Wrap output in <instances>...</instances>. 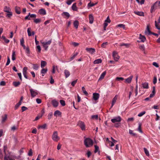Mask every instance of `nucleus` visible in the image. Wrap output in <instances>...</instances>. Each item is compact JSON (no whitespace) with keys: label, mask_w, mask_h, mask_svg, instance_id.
Masks as SVG:
<instances>
[{"label":"nucleus","mask_w":160,"mask_h":160,"mask_svg":"<svg viewBox=\"0 0 160 160\" xmlns=\"http://www.w3.org/2000/svg\"><path fill=\"white\" fill-rule=\"evenodd\" d=\"M2 122L3 123L6 120L7 118V115L5 114L4 116H2Z\"/></svg>","instance_id":"aec40b11"},{"label":"nucleus","mask_w":160,"mask_h":160,"mask_svg":"<svg viewBox=\"0 0 160 160\" xmlns=\"http://www.w3.org/2000/svg\"><path fill=\"white\" fill-rule=\"evenodd\" d=\"M157 82V78L156 76H154L153 78V83L154 84H156Z\"/></svg>","instance_id":"4d7b16f0"},{"label":"nucleus","mask_w":160,"mask_h":160,"mask_svg":"<svg viewBox=\"0 0 160 160\" xmlns=\"http://www.w3.org/2000/svg\"><path fill=\"white\" fill-rule=\"evenodd\" d=\"M139 48L142 51H144L145 50V47L144 45L140 46Z\"/></svg>","instance_id":"864d4df0"},{"label":"nucleus","mask_w":160,"mask_h":160,"mask_svg":"<svg viewBox=\"0 0 160 160\" xmlns=\"http://www.w3.org/2000/svg\"><path fill=\"white\" fill-rule=\"evenodd\" d=\"M158 3V2H156L153 5V6H152L151 7V9L150 10V11L151 13H152L153 11V10L155 8H156L157 7V4Z\"/></svg>","instance_id":"f3484780"},{"label":"nucleus","mask_w":160,"mask_h":160,"mask_svg":"<svg viewBox=\"0 0 160 160\" xmlns=\"http://www.w3.org/2000/svg\"><path fill=\"white\" fill-rule=\"evenodd\" d=\"M139 38L142 42H144L146 39L145 37L144 36L142 35L141 34H140Z\"/></svg>","instance_id":"b1692460"},{"label":"nucleus","mask_w":160,"mask_h":160,"mask_svg":"<svg viewBox=\"0 0 160 160\" xmlns=\"http://www.w3.org/2000/svg\"><path fill=\"white\" fill-rule=\"evenodd\" d=\"M134 13L136 14L141 16H144V13L142 12L134 11Z\"/></svg>","instance_id":"ddd939ff"},{"label":"nucleus","mask_w":160,"mask_h":160,"mask_svg":"<svg viewBox=\"0 0 160 160\" xmlns=\"http://www.w3.org/2000/svg\"><path fill=\"white\" fill-rule=\"evenodd\" d=\"M89 23L91 24L93 22L94 18L93 15L92 14L89 15Z\"/></svg>","instance_id":"6ab92c4d"},{"label":"nucleus","mask_w":160,"mask_h":160,"mask_svg":"<svg viewBox=\"0 0 160 160\" xmlns=\"http://www.w3.org/2000/svg\"><path fill=\"white\" fill-rule=\"evenodd\" d=\"M52 42V39L48 41L47 42H42L43 48H44L45 50H47L48 47V46L50 45Z\"/></svg>","instance_id":"7ed1b4c3"},{"label":"nucleus","mask_w":160,"mask_h":160,"mask_svg":"<svg viewBox=\"0 0 160 160\" xmlns=\"http://www.w3.org/2000/svg\"><path fill=\"white\" fill-rule=\"evenodd\" d=\"M32 150L31 149H30L28 152V155L29 156H32Z\"/></svg>","instance_id":"680f3d73"},{"label":"nucleus","mask_w":160,"mask_h":160,"mask_svg":"<svg viewBox=\"0 0 160 160\" xmlns=\"http://www.w3.org/2000/svg\"><path fill=\"white\" fill-rule=\"evenodd\" d=\"M133 78V76L132 75L130 76L127 78L125 79V81L127 83H131L132 81V79Z\"/></svg>","instance_id":"a211bd4d"},{"label":"nucleus","mask_w":160,"mask_h":160,"mask_svg":"<svg viewBox=\"0 0 160 160\" xmlns=\"http://www.w3.org/2000/svg\"><path fill=\"white\" fill-rule=\"evenodd\" d=\"M78 54V53L77 52H76V53H74V54L73 55V56L71 57V60H72L73 59H74V58H75V57L76 56H77Z\"/></svg>","instance_id":"338daca9"},{"label":"nucleus","mask_w":160,"mask_h":160,"mask_svg":"<svg viewBox=\"0 0 160 160\" xmlns=\"http://www.w3.org/2000/svg\"><path fill=\"white\" fill-rule=\"evenodd\" d=\"M47 126V125L46 124H44L38 127V128H42V129H45L46 128Z\"/></svg>","instance_id":"603ef678"},{"label":"nucleus","mask_w":160,"mask_h":160,"mask_svg":"<svg viewBox=\"0 0 160 160\" xmlns=\"http://www.w3.org/2000/svg\"><path fill=\"white\" fill-rule=\"evenodd\" d=\"M129 132L130 134L132 135L133 136H135L136 135V133L133 132L132 130L130 129L129 130Z\"/></svg>","instance_id":"13d9d810"},{"label":"nucleus","mask_w":160,"mask_h":160,"mask_svg":"<svg viewBox=\"0 0 160 160\" xmlns=\"http://www.w3.org/2000/svg\"><path fill=\"white\" fill-rule=\"evenodd\" d=\"M112 57L116 61H118L120 58V57L118 55V52L115 51H113L112 52Z\"/></svg>","instance_id":"423d86ee"},{"label":"nucleus","mask_w":160,"mask_h":160,"mask_svg":"<svg viewBox=\"0 0 160 160\" xmlns=\"http://www.w3.org/2000/svg\"><path fill=\"white\" fill-rule=\"evenodd\" d=\"M155 26L156 28L158 30H160V25L158 24V23L156 21H155Z\"/></svg>","instance_id":"c9c22d12"},{"label":"nucleus","mask_w":160,"mask_h":160,"mask_svg":"<svg viewBox=\"0 0 160 160\" xmlns=\"http://www.w3.org/2000/svg\"><path fill=\"white\" fill-rule=\"evenodd\" d=\"M47 71L48 69L47 68H43L42 69L41 71V72L42 74V76H44L43 74H45V73H46L47 72Z\"/></svg>","instance_id":"c85d7f7f"},{"label":"nucleus","mask_w":160,"mask_h":160,"mask_svg":"<svg viewBox=\"0 0 160 160\" xmlns=\"http://www.w3.org/2000/svg\"><path fill=\"white\" fill-rule=\"evenodd\" d=\"M52 104L55 107H57L58 104V102L55 100H53L52 101Z\"/></svg>","instance_id":"dca6fc26"},{"label":"nucleus","mask_w":160,"mask_h":160,"mask_svg":"<svg viewBox=\"0 0 160 160\" xmlns=\"http://www.w3.org/2000/svg\"><path fill=\"white\" fill-rule=\"evenodd\" d=\"M47 64L46 62L44 61H41V66L42 68H43Z\"/></svg>","instance_id":"a878e982"},{"label":"nucleus","mask_w":160,"mask_h":160,"mask_svg":"<svg viewBox=\"0 0 160 160\" xmlns=\"http://www.w3.org/2000/svg\"><path fill=\"white\" fill-rule=\"evenodd\" d=\"M60 104L62 106H64L66 104L64 101L63 100H60Z\"/></svg>","instance_id":"3c124183"},{"label":"nucleus","mask_w":160,"mask_h":160,"mask_svg":"<svg viewBox=\"0 0 160 160\" xmlns=\"http://www.w3.org/2000/svg\"><path fill=\"white\" fill-rule=\"evenodd\" d=\"M28 70V68L26 67H24L23 69L22 72L23 75L26 74H27V71Z\"/></svg>","instance_id":"4c0bfd02"},{"label":"nucleus","mask_w":160,"mask_h":160,"mask_svg":"<svg viewBox=\"0 0 160 160\" xmlns=\"http://www.w3.org/2000/svg\"><path fill=\"white\" fill-rule=\"evenodd\" d=\"M78 125L82 130H85V125L83 122L80 121L78 122Z\"/></svg>","instance_id":"1a4fd4ad"},{"label":"nucleus","mask_w":160,"mask_h":160,"mask_svg":"<svg viewBox=\"0 0 160 160\" xmlns=\"http://www.w3.org/2000/svg\"><path fill=\"white\" fill-rule=\"evenodd\" d=\"M15 11L18 14H20L21 13L20 8L19 7H16L15 8Z\"/></svg>","instance_id":"cd10ccee"},{"label":"nucleus","mask_w":160,"mask_h":160,"mask_svg":"<svg viewBox=\"0 0 160 160\" xmlns=\"http://www.w3.org/2000/svg\"><path fill=\"white\" fill-rule=\"evenodd\" d=\"M8 13L7 14L6 16L10 18L12 16V13L10 11L9 12H8Z\"/></svg>","instance_id":"0e129e2a"},{"label":"nucleus","mask_w":160,"mask_h":160,"mask_svg":"<svg viewBox=\"0 0 160 160\" xmlns=\"http://www.w3.org/2000/svg\"><path fill=\"white\" fill-rule=\"evenodd\" d=\"M102 62V60L100 59H98L94 60L93 63L94 64H99L101 63Z\"/></svg>","instance_id":"393cba45"},{"label":"nucleus","mask_w":160,"mask_h":160,"mask_svg":"<svg viewBox=\"0 0 160 160\" xmlns=\"http://www.w3.org/2000/svg\"><path fill=\"white\" fill-rule=\"evenodd\" d=\"M99 97V94L98 93H94L93 94V99L95 100H97Z\"/></svg>","instance_id":"9d476101"},{"label":"nucleus","mask_w":160,"mask_h":160,"mask_svg":"<svg viewBox=\"0 0 160 160\" xmlns=\"http://www.w3.org/2000/svg\"><path fill=\"white\" fill-rule=\"evenodd\" d=\"M108 43L107 42L103 43L101 45V47L102 48H106V46L108 45Z\"/></svg>","instance_id":"de8ad7c7"},{"label":"nucleus","mask_w":160,"mask_h":160,"mask_svg":"<svg viewBox=\"0 0 160 160\" xmlns=\"http://www.w3.org/2000/svg\"><path fill=\"white\" fill-rule=\"evenodd\" d=\"M78 79L74 80L71 83V85L72 86H74L76 83L77 82Z\"/></svg>","instance_id":"052dcab7"},{"label":"nucleus","mask_w":160,"mask_h":160,"mask_svg":"<svg viewBox=\"0 0 160 160\" xmlns=\"http://www.w3.org/2000/svg\"><path fill=\"white\" fill-rule=\"evenodd\" d=\"M145 33L146 34H147L148 35L151 34V33H152V32L150 30L148 26H147V30L145 31Z\"/></svg>","instance_id":"2eb2a0df"},{"label":"nucleus","mask_w":160,"mask_h":160,"mask_svg":"<svg viewBox=\"0 0 160 160\" xmlns=\"http://www.w3.org/2000/svg\"><path fill=\"white\" fill-rule=\"evenodd\" d=\"M94 147L95 148L94 152L96 153L98 152V151L99 152V147L96 145H95Z\"/></svg>","instance_id":"49530a36"},{"label":"nucleus","mask_w":160,"mask_h":160,"mask_svg":"<svg viewBox=\"0 0 160 160\" xmlns=\"http://www.w3.org/2000/svg\"><path fill=\"white\" fill-rule=\"evenodd\" d=\"M36 17V15L35 14H31L30 15V18L31 19V18H35Z\"/></svg>","instance_id":"e2e57ef3"},{"label":"nucleus","mask_w":160,"mask_h":160,"mask_svg":"<svg viewBox=\"0 0 160 160\" xmlns=\"http://www.w3.org/2000/svg\"><path fill=\"white\" fill-rule=\"evenodd\" d=\"M79 24V22L77 20L75 21L73 23L74 27L76 28H78Z\"/></svg>","instance_id":"c756f323"},{"label":"nucleus","mask_w":160,"mask_h":160,"mask_svg":"<svg viewBox=\"0 0 160 160\" xmlns=\"http://www.w3.org/2000/svg\"><path fill=\"white\" fill-rule=\"evenodd\" d=\"M86 50L87 51L92 54H93L95 51V49L92 48H86Z\"/></svg>","instance_id":"6e6552de"},{"label":"nucleus","mask_w":160,"mask_h":160,"mask_svg":"<svg viewBox=\"0 0 160 160\" xmlns=\"http://www.w3.org/2000/svg\"><path fill=\"white\" fill-rule=\"evenodd\" d=\"M20 158V156L17 157L12 155L10 152H9L7 154L5 153V154L4 160H15V159H19Z\"/></svg>","instance_id":"f257e3e1"},{"label":"nucleus","mask_w":160,"mask_h":160,"mask_svg":"<svg viewBox=\"0 0 160 160\" xmlns=\"http://www.w3.org/2000/svg\"><path fill=\"white\" fill-rule=\"evenodd\" d=\"M52 138L55 142H57L59 140L60 138L58 136L57 131H55L53 132L52 135Z\"/></svg>","instance_id":"20e7f679"},{"label":"nucleus","mask_w":160,"mask_h":160,"mask_svg":"<svg viewBox=\"0 0 160 160\" xmlns=\"http://www.w3.org/2000/svg\"><path fill=\"white\" fill-rule=\"evenodd\" d=\"M33 69H34L37 70L39 68V66L37 64H33Z\"/></svg>","instance_id":"c03bdc74"},{"label":"nucleus","mask_w":160,"mask_h":160,"mask_svg":"<svg viewBox=\"0 0 160 160\" xmlns=\"http://www.w3.org/2000/svg\"><path fill=\"white\" fill-rule=\"evenodd\" d=\"M72 9L74 11H77L78 10L77 7L76 6V3H73L72 7Z\"/></svg>","instance_id":"412c9836"},{"label":"nucleus","mask_w":160,"mask_h":160,"mask_svg":"<svg viewBox=\"0 0 160 160\" xmlns=\"http://www.w3.org/2000/svg\"><path fill=\"white\" fill-rule=\"evenodd\" d=\"M106 74V71H104L103 72L101 75L100 77L99 78V80H100L103 78L105 76V75Z\"/></svg>","instance_id":"473e14b6"},{"label":"nucleus","mask_w":160,"mask_h":160,"mask_svg":"<svg viewBox=\"0 0 160 160\" xmlns=\"http://www.w3.org/2000/svg\"><path fill=\"white\" fill-rule=\"evenodd\" d=\"M20 84L19 82H13V85L15 87H18Z\"/></svg>","instance_id":"f704fd0d"},{"label":"nucleus","mask_w":160,"mask_h":160,"mask_svg":"<svg viewBox=\"0 0 160 160\" xmlns=\"http://www.w3.org/2000/svg\"><path fill=\"white\" fill-rule=\"evenodd\" d=\"M31 30V28H28L27 30V32L28 33V35L29 36H31L32 35V34L30 30Z\"/></svg>","instance_id":"8fccbe9b"},{"label":"nucleus","mask_w":160,"mask_h":160,"mask_svg":"<svg viewBox=\"0 0 160 160\" xmlns=\"http://www.w3.org/2000/svg\"><path fill=\"white\" fill-rule=\"evenodd\" d=\"M62 16H65L67 18H68L69 17H70V14H69L67 12H63L62 14Z\"/></svg>","instance_id":"2f4dec72"},{"label":"nucleus","mask_w":160,"mask_h":160,"mask_svg":"<svg viewBox=\"0 0 160 160\" xmlns=\"http://www.w3.org/2000/svg\"><path fill=\"white\" fill-rule=\"evenodd\" d=\"M1 38L6 43H8L9 42V40L7 39L4 36H2Z\"/></svg>","instance_id":"e433bc0d"},{"label":"nucleus","mask_w":160,"mask_h":160,"mask_svg":"<svg viewBox=\"0 0 160 160\" xmlns=\"http://www.w3.org/2000/svg\"><path fill=\"white\" fill-rule=\"evenodd\" d=\"M82 90L83 92V93H84V94L85 95H88V92L86 91L84 87H82Z\"/></svg>","instance_id":"58836bf2"},{"label":"nucleus","mask_w":160,"mask_h":160,"mask_svg":"<svg viewBox=\"0 0 160 160\" xmlns=\"http://www.w3.org/2000/svg\"><path fill=\"white\" fill-rule=\"evenodd\" d=\"M3 10L5 12H8L11 11V9L9 7L6 6L4 8Z\"/></svg>","instance_id":"7c9ffc66"},{"label":"nucleus","mask_w":160,"mask_h":160,"mask_svg":"<svg viewBox=\"0 0 160 160\" xmlns=\"http://www.w3.org/2000/svg\"><path fill=\"white\" fill-rule=\"evenodd\" d=\"M142 85L144 88L148 89L149 88L148 83L146 82L142 83Z\"/></svg>","instance_id":"5701e85b"},{"label":"nucleus","mask_w":160,"mask_h":160,"mask_svg":"<svg viewBox=\"0 0 160 160\" xmlns=\"http://www.w3.org/2000/svg\"><path fill=\"white\" fill-rule=\"evenodd\" d=\"M64 73L66 78H67L69 77L70 74L69 71L67 69H65L64 71Z\"/></svg>","instance_id":"f8f14e48"},{"label":"nucleus","mask_w":160,"mask_h":160,"mask_svg":"<svg viewBox=\"0 0 160 160\" xmlns=\"http://www.w3.org/2000/svg\"><path fill=\"white\" fill-rule=\"evenodd\" d=\"M21 103L20 102H18V103H17L14 107V109L15 110H16L18 109V108L21 105Z\"/></svg>","instance_id":"09e8293b"},{"label":"nucleus","mask_w":160,"mask_h":160,"mask_svg":"<svg viewBox=\"0 0 160 160\" xmlns=\"http://www.w3.org/2000/svg\"><path fill=\"white\" fill-rule=\"evenodd\" d=\"M138 131L141 133H142V131L141 129V124L140 123L139 124V126L138 128Z\"/></svg>","instance_id":"79ce46f5"},{"label":"nucleus","mask_w":160,"mask_h":160,"mask_svg":"<svg viewBox=\"0 0 160 160\" xmlns=\"http://www.w3.org/2000/svg\"><path fill=\"white\" fill-rule=\"evenodd\" d=\"M97 3H91V2H90L88 4V8L92 7L95 6V5H96L97 4Z\"/></svg>","instance_id":"ea45409f"},{"label":"nucleus","mask_w":160,"mask_h":160,"mask_svg":"<svg viewBox=\"0 0 160 160\" xmlns=\"http://www.w3.org/2000/svg\"><path fill=\"white\" fill-rule=\"evenodd\" d=\"M146 113V112L145 111H143L140 113L138 115V117H140L142 116L144 114Z\"/></svg>","instance_id":"5fc2aeb1"},{"label":"nucleus","mask_w":160,"mask_h":160,"mask_svg":"<svg viewBox=\"0 0 160 160\" xmlns=\"http://www.w3.org/2000/svg\"><path fill=\"white\" fill-rule=\"evenodd\" d=\"M25 50L27 54H30V50L28 47H27V48H26Z\"/></svg>","instance_id":"6e6d98bb"},{"label":"nucleus","mask_w":160,"mask_h":160,"mask_svg":"<svg viewBox=\"0 0 160 160\" xmlns=\"http://www.w3.org/2000/svg\"><path fill=\"white\" fill-rule=\"evenodd\" d=\"M39 13L41 15H45L46 14V11L45 9L42 8L39 11Z\"/></svg>","instance_id":"4468645a"},{"label":"nucleus","mask_w":160,"mask_h":160,"mask_svg":"<svg viewBox=\"0 0 160 160\" xmlns=\"http://www.w3.org/2000/svg\"><path fill=\"white\" fill-rule=\"evenodd\" d=\"M75 0H67L66 3L68 5H70Z\"/></svg>","instance_id":"a18cd8bd"},{"label":"nucleus","mask_w":160,"mask_h":160,"mask_svg":"<svg viewBox=\"0 0 160 160\" xmlns=\"http://www.w3.org/2000/svg\"><path fill=\"white\" fill-rule=\"evenodd\" d=\"M31 95L32 97L34 98L38 95V92L35 91L33 90L32 89H30Z\"/></svg>","instance_id":"0eeeda50"},{"label":"nucleus","mask_w":160,"mask_h":160,"mask_svg":"<svg viewBox=\"0 0 160 160\" xmlns=\"http://www.w3.org/2000/svg\"><path fill=\"white\" fill-rule=\"evenodd\" d=\"M84 144L86 147H89L92 145L93 141L90 138H86L84 140Z\"/></svg>","instance_id":"f03ea898"},{"label":"nucleus","mask_w":160,"mask_h":160,"mask_svg":"<svg viewBox=\"0 0 160 160\" xmlns=\"http://www.w3.org/2000/svg\"><path fill=\"white\" fill-rule=\"evenodd\" d=\"M92 119H97L98 118V116L97 115H93L92 116Z\"/></svg>","instance_id":"69168bd1"},{"label":"nucleus","mask_w":160,"mask_h":160,"mask_svg":"<svg viewBox=\"0 0 160 160\" xmlns=\"http://www.w3.org/2000/svg\"><path fill=\"white\" fill-rule=\"evenodd\" d=\"M41 20L40 18H37L34 20V22L36 23H40L41 22Z\"/></svg>","instance_id":"a19ab883"},{"label":"nucleus","mask_w":160,"mask_h":160,"mask_svg":"<svg viewBox=\"0 0 160 160\" xmlns=\"http://www.w3.org/2000/svg\"><path fill=\"white\" fill-rule=\"evenodd\" d=\"M117 99V96L116 95L114 98H113L112 102V105L111 107V108H112L114 104L115 103Z\"/></svg>","instance_id":"9b49d317"},{"label":"nucleus","mask_w":160,"mask_h":160,"mask_svg":"<svg viewBox=\"0 0 160 160\" xmlns=\"http://www.w3.org/2000/svg\"><path fill=\"white\" fill-rule=\"evenodd\" d=\"M144 150L145 153L147 156H149V154L148 151L146 148H144Z\"/></svg>","instance_id":"37998d69"},{"label":"nucleus","mask_w":160,"mask_h":160,"mask_svg":"<svg viewBox=\"0 0 160 160\" xmlns=\"http://www.w3.org/2000/svg\"><path fill=\"white\" fill-rule=\"evenodd\" d=\"M118 26L119 27L122 28H123L124 29H125V25L124 24H118Z\"/></svg>","instance_id":"774afa93"},{"label":"nucleus","mask_w":160,"mask_h":160,"mask_svg":"<svg viewBox=\"0 0 160 160\" xmlns=\"http://www.w3.org/2000/svg\"><path fill=\"white\" fill-rule=\"evenodd\" d=\"M130 45V44L128 43H122L120 44V46L121 47L125 46L126 48H128L129 47Z\"/></svg>","instance_id":"72a5a7b5"},{"label":"nucleus","mask_w":160,"mask_h":160,"mask_svg":"<svg viewBox=\"0 0 160 160\" xmlns=\"http://www.w3.org/2000/svg\"><path fill=\"white\" fill-rule=\"evenodd\" d=\"M52 112H51V113H49L48 114V119L49 120L52 117Z\"/></svg>","instance_id":"bf43d9fd"},{"label":"nucleus","mask_w":160,"mask_h":160,"mask_svg":"<svg viewBox=\"0 0 160 160\" xmlns=\"http://www.w3.org/2000/svg\"><path fill=\"white\" fill-rule=\"evenodd\" d=\"M16 56L15 52L14 51H12V59L13 61H14L16 60Z\"/></svg>","instance_id":"bb28decb"},{"label":"nucleus","mask_w":160,"mask_h":160,"mask_svg":"<svg viewBox=\"0 0 160 160\" xmlns=\"http://www.w3.org/2000/svg\"><path fill=\"white\" fill-rule=\"evenodd\" d=\"M121 120V117L119 116H118L117 117H114L113 118L111 119V121L112 123H115L116 122H120Z\"/></svg>","instance_id":"39448f33"},{"label":"nucleus","mask_w":160,"mask_h":160,"mask_svg":"<svg viewBox=\"0 0 160 160\" xmlns=\"http://www.w3.org/2000/svg\"><path fill=\"white\" fill-rule=\"evenodd\" d=\"M54 115L56 117L57 116H60L61 115V112L59 110H56L54 112Z\"/></svg>","instance_id":"4be33fe9"}]
</instances>
